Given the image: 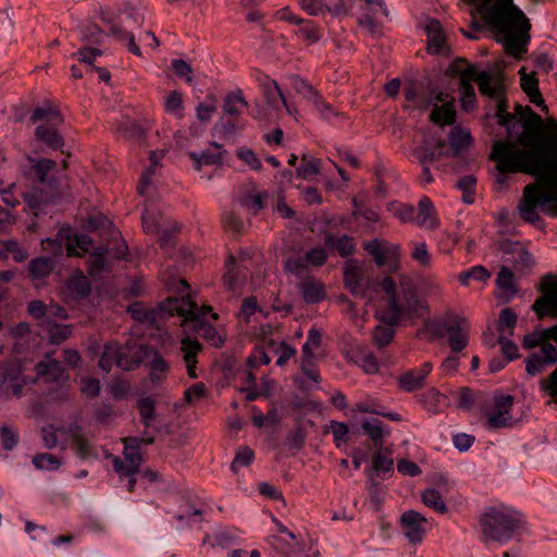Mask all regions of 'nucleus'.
Segmentation results:
<instances>
[{
	"instance_id": "f257e3e1",
	"label": "nucleus",
	"mask_w": 557,
	"mask_h": 557,
	"mask_svg": "<svg viewBox=\"0 0 557 557\" xmlns=\"http://www.w3.org/2000/svg\"><path fill=\"white\" fill-rule=\"evenodd\" d=\"M508 139L496 140L490 159L502 173H524L535 177V182L524 186L518 203L520 218L528 223L541 222L540 212L557 213V156L549 158L531 140L528 147Z\"/></svg>"
},
{
	"instance_id": "f03ea898",
	"label": "nucleus",
	"mask_w": 557,
	"mask_h": 557,
	"mask_svg": "<svg viewBox=\"0 0 557 557\" xmlns=\"http://www.w3.org/2000/svg\"><path fill=\"white\" fill-rule=\"evenodd\" d=\"M479 13L506 53L520 59L527 52L531 24L512 0H486L479 7Z\"/></svg>"
},
{
	"instance_id": "7ed1b4c3",
	"label": "nucleus",
	"mask_w": 557,
	"mask_h": 557,
	"mask_svg": "<svg viewBox=\"0 0 557 557\" xmlns=\"http://www.w3.org/2000/svg\"><path fill=\"white\" fill-rule=\"evenodd\" d=\"M382 289L387 295V307L380 311V319L387 324L398 325L403 319H411L428 311L426 304L418 296L417 287L407 275H400L398 287L392 277H384Z\"/></svg>"
},
{
	"instance_id": "20e7f679",
	"label": "nucleus",
	"mask_w": 557,
	"mask_h": 557,
	"mask_svg": "<svg viewBox=\"0 0 557 557\" xmlns=\"http://www.w3.org/2000/svg\"><path fill=\"white\" fill-rule=\"evenodd\" d=\"M524 524L523 515L508 507L488 508L480 518L484 541L508 542Z\"/></svg>"
},
{
	"instance_id": "39448f33",
	"label": "nucleus",
	"mask_w": 557,
	"mask_h": 557,
	"mask_svg": "<svg viewBox=\"0 0 557 557\" xmlns=\"http://www.w3.org/2000/svg\"><path fill=\"white\" fill-rule=\"evenodd\" d=\"M277 534L270 537V544L278 557H319L320 552L311 539L298 537L282 522L274 519Z\"/></svg>"
},
{
	"instance_id": "423d86ee",
	"label": "nucleus",
	"mask_w": 557,
	"mask_h": 557,
	"mask_svg": "<svg viewBox=\"0 0 557 557\" xmlns=\"http://www.w3.org/2000/svg\"><path fill=\"white\" fill-rule=\"evenodd\" d=\"M513 403V396L499 391L496 392L491 403L482 408L485 428L487 430H497L513 426L517 423V419L511 413Z\"/></svg>"
},
{
	"instance_id": "0eeeda50",
	"label": "nucleus",
	"mask_w": 557,
	"mask_h": 557,
	"mask_svg": "<svg viewBox=\"0 0 557 557\" xmlns=\"http://www.w3.org/2000/svg\"><path fill=\"white\" fill-rule=\"evenodd\" d=\"M513 115L517 123V141L520 146L528 147L532 137L543 128V120L530 107L521 104H516Z\"/></svg>"
},
{
	"instance_id": "6e6552de",
	"label": "nucleus",
	"mask_w": 557,
	"mask_h": 557,
	"mask_svg": "<svg viewBox=\"0 0 557 557\" xmlns=\"http://www.w3.org/2000/svg\"><path fill=\"white\" fill-rule=\"evenodd\" d=\"M257 82L259 87L261 88L264 101L270 109L278 111L281 109V106H283L287 114L295 117L297 116V108L288 103L283 90L281 89L278 83L275 79L271 78L267 74L259 73L257 75Z\"/></svg>"
},
{
	"instance_id": "1a4fd4ad",
	"label": "nucleus",
	"mask_w": 557,
	"mask_h": 557,
	"mask_svg": "<svg viewBox=\"0 0 557 557\" xmlns=\"http://www.w3.org/2000/svg\"><path fill=\"white\" fill-rule=\"evenodd\" d=\"M399 527L407 541L417 545L422 543L430 529L428 519L416 510H407L399 518Z\"/></svg>"
},
{
	"instance_id": "9d476101",
	"label": "nucleus",
	"mask_w": 557,
	"mask_h": 557,
	"mask_svg": "<svg viewBox=\"0 0 557 557\" xmlns=\"http://www.w3.org/2000/svg\"><path fill=\"white\" fill-rule=\"evenodd\" d=\"M162 308L171 314L184 317L185 321H200L208 312L212 311V308L208 305L198 307L188 295L181 298H169Z\"/></svg>"
},
{
	"instance_id": "9b49d317",
	"label": "nucleus",
	"mask_w": 557,
	"mask_h": 557,
	"mask_svg": "<svg viewBox=\"0 0 557 557\" xmlns=\"http://www.w3.org/2000/svg\"><path fill=\"white\" fill-rule=\"evenodd\" d=\"M444 335L448 337V344L454 352H459L468 345L469 322L455 317L442 324Z\"/></svg>"
},
{
	"instance_id": "f8f14e48",
	"label": "nucleus",
	"mask_w": 557,
	"mask_h": 557,
	"mask_svg": "<svg viewBox=\"0 0 557 557\" xmlns=\"http://www.w3.org/2000/svg\"><path fill=\"white\" fill-rule=\"evenodd\" d=\"M542 296L532 306L539 318L557 317V280L545 281L541 285Z\"/></svg>"
},
{
	"instance_id": "ddd939ff",
	"label": "nucleus",
	"mask_w": 557,
	"mask_h": 557,
	"mask_svg": "<svg viewBox=\"0 0 557 557\" xmlns=\"http://www.w3.org/2000/svg\"><path fill=\"white\" fill-rule=\"evenodd\" d=\"M124 444V460L120 457L110 455L112 460L113 470L122 478L123 474H137L144 462L143 454L140 450L135 449L128 443Z\"/></svg>"
},
{
	"instance_id": "4468645a",
	"label": "nucleus",
	"mask_w": 557,
	"mask_h": 557,
	"mask_svg": "<svg viewBox=\"0 0 557 557\" xmlns=\"http://www.w3.org/2000/svg\"><path fill=\"white\" fill-rule=\"evenodd\" d=\"M444 146V140L435 139L431 134L421 133L420 139H414L412 156L420 164H429L440 158V153L436 152V149H441Z\"/></svg>"
},
{
	"instance_id": "2eb2a0df",
	"label": "nucleus",
	"mask_w": 557,
	"mask_h": 557,
	"mask_svg": "<svg viewBox=\"0 0 557 557\" xmlns=\"http://www.w3.org/2000/svg\"><path fill=\"white\" fill-rule=\"evenodd\" d=\"M100 18L103 23L109 26L110 34L116 38L122 44H125L128 51L135 54L136 57H141V50L139 46L135 41V37L132 33L126 32L122 28L121 25L117 24L116 15L109 10L100 11Z\"/></svg>"
},
{
	"instance_id": "dca6fc26",
	"label": "nucleus",
	"mask_w": 557,
	"mask_h": 557,
	"mask_svg": "<svg viewBox=\"0 0 557 557\" xmlns=\"http://www.w3.org/2000/svg\"><path fill=\"white\" fill-rule=\"evenodd\" d=\"M532 141L536 143L540 150L545 151V156L557 157V121L552 117L543 121V128L532 137Z\"/></svg>"
},
{
	"instance_id": "f3484780",
	"label": "nucleus",
	"mask_w": 557,
	"mask_h": 557,
	"mask_svg": "<svg viewBox=\"0 0 557 557\" xmlns=\"http://www.w3.org/2000/svg\"><path fill=\"white\" fill-rule=\"evenodd\" d=\"M433 366L426 361L418 369H412L404 372L397 377L398 386L405 392H414L421 389L425 385V380L431 373Z\"/></svg>"
},
{
	"instance_id": "a211bd4d",
	"label": "nucleus",
	"mask_w": 557,
	"mask_h": 557,
	"mask_svg": "<svg viewBox=\"0 0 557 557\" xmlns=\"http://www.w3.org/2000/svg\"><path fill=\"white\" fill-rule=\"evenodd\" d=\"M465 70L466 75L470 77L471 82L478 83L479 90L482 95L493 98L502 94L503 87L500 82L494 78L488 72H479L474 65H468Z\"/></svg>"
},
{
	"instance_id": "6ab92c4d",
	"label": "nucleus",
	"mask_w": 557,
	"mask_h": 557,
	"mask_svg": "<svg viewBox=\"0 0 557 557\" xmlns=\"http://www.w3.org/2000/svg\"><path fill=\"white\" fill-rule=\"evenodd\" d=\"M3 383L7 384L8 388H11L12 395L20 397L23 387L30 383L24 375L23 364L20 361L9 362L3 370Z\"/></svg>"
},
{
	"instance_id": "aec40b11",
	"label": "nucleus",
	"mask_w": 557,
	"mask_h": 557,
	"mask_svg": "<svg viewBox=\"0 0 557 557\" xmlns=\"http://www.w3.org/2000/svg\"><path fill=\"white\" fill-rule=\"evenodd\" d=\"M364 249L380 267L385 265L389 260H397L400 252L399 246L381 243L376 239L366 244Z\"/></svg>"
},
{
	"instance_id": "412c9836",
	"label": "nucleus",
	"mask_w": 557,
	"mask_h": 557,
	"mask_svg": "<svg viewBox=\"0 0 557 557\" xmlns=\"http://www.w3.org/2000/svg\"><path fill=\"white\" fill-rule=\"evenodd\" d=\"M363 273L359 262L355 259L346 261L344 267L345 287L356 296H363L364 289L362 285Z\"/></svg>"
},
{
	"instance_id": "4be33fe9",
	"label": "nucleus",
	"mask_w": 557,
	"mask_h": 557,
	"mask_svg": "<svg viewBox=\"0 0 557 557\" xmlns=\"http://www.w3.org/2000/svg\"><path fill=\"white\" fill-rule=\"evenodd\" d=\"M425 30L428 35V50L434 54H446L449 49L442 24L437 20H431L428 22Z\"/></svg>"
},
{
	"instance_id": "5701e85b",
	"label": "nucleus",
	"mask_w": 557,
	"mask_h": 557,
	"mask_svg": "<svg viewBox=\"0 0 557 557\" xmlns=\"http://www.w3.org/2000/svg\"><path fill=\"white\" fill-rule=\"evenodd\" d=\"M144 357L150 358L147 363L149 369V376L152 383H162L169 371L168 361L160 355L159 351L152 348L144 349Z\"/></svg>"
},
{
	"instance_id": "b1692460",
	"label": "nucleus",
	"mask_w": 557,
	"mask_h": 557,
	"mask_svg": "<svg viewBox=\"0 0 557 557\" xmlns=\"http://www.w3.org/2000/svg\"><path fill=\"white\" fill-rule=\"evenodd\" d=\"M416 223L423 228L434 230L438 226L436 210L429 197H422L416 210Z\"/></svg>"
},
{
	"instance_id": "393cba45",
	"label": "nucleus",
	"mask_w": 557,
	"mask_h": 557,
	"mask_svg": "<svg viewBox=\"0 0 557 557\" xmlns=\"http://www.w3.org/2000/svg\"><path fill=\"white\" fill-rule=\"evenodd\" d=\"M299 290L308 304H317L325 299V285L313 277H306L299 283Z\"/></svg>"
},
{
	"instance_id": "a878e982",
	"label": "nucleus",
	"mask_w": 557,
	"mask_h": 557,
	"mask_svg": "<svg viewBox=\"0 0 557 557\" xmlns=\"http://www.w3.org/2000/svg\"><path fill=\"white\" fill-rule=\"evenodd\" d=\"M90 290V283L81 270L74 271L66 281V293L73 299L85 298Z\"/></svg>"
},
{
	"instance_id": "bb28decb",
	"label": "nucleus",
	"mask_w": 557,
	"mask_h": 557,
	"mask_svg": "<svg viewBox=\"0 0 557 557\" xmlns=\"http://www.w3.org/2000/svg\"><path fill=\"white\" fill-rule=\"evenodd\" d=\"M36 371L37 376L44 379L45 382H60L64 377V370L61 362L51 359L49 356H46V358L36 366Z\"/></svg>"
},
{
	"instance_id": "cd10ccee",
	"label": "nucleus",
	"mask_w": 557,
	"mask_h": 557,
	"mask_svg": "<svg viewBox=\"0 0 557 557\" xmlns=\"http://www.w3.org/2000/svg\"><path fill=\"white\" fill-rule=\"evenodd\" d=\"M57 125L42 123L35 131L36 138L53 150L64 146V139L57 131Z\"/></svg>"
},
{
	"instance_id": "c85d7f7f",
	"label": "nucleus",
	"mask_w": 557,
	"mask_h": 557,
	"mask_svg": "<svg viewBox=\"0 0 557 557\" xmlns=\"http://www.w3.org/2000/svg\"><path fill=\"white\" fill-rule=\"evenodd\" d=\"M515 275L510 269L507 267H503L498 272L496 283L499 289L498 298L508 302L511 300L516 294L517 288L515 286Z\"/></svg>"
},
{
	"instance_id": "c756f323",
	"label": "nucleus",
	"mask_w": 557,
	"mask_h": 557,
	"mask_svg": "<svg viewBox=\"0 0 557 557\" xmlns=\"http://www.w3.org/2000/svg\"><path fill=\"white\" fill-rule=\"evenodd\" d=\"M430 120L438 125H453L456 120V110L454 104V98L450 101L438 106L434 104V108L430 114Z\"/></svg>"
},
{
	"instance_id": "7c9ffc66",
	"label": "nucleus",
	"mask_w": 557,
	"mask_h": 557,
	"mask_svg": "<svg viewBox=\"0 0 557 557\" xmlns=\"http://www.w3.org/2000/svg\"><path fill=\"white\" fill-rule=\"evenodd\" d=\"M363 432L372 441L375 448H381L384 445V437L389 435V430H384L383 423L377 419H366L361 423Z\"/></svg>"
},
{
	"instance_id": "2f4dec72",
	"label": "nucleus",
	"mask_w": 557,
	"mask_h": 557,
	"mask_svg": "<svg viewBox=\"0 0 557 557\" xmlns=\"http://www.w3.org/2000/svg\"><path fill=\"white\" fill-rule=\"evenodd\" d=\"M324 242L329 249L337 251L344 258L350 256L356 248L354 238L347 235L335 236L327 234Z\"/></svg>"
},
{
	"instance_id": "473e14b6",
	"label": "nucleus",
	"mask_w": 557,
	"mask_h": 557,
	"mask_svg": "<svg viewBox=\"0 0 557 557\" xmlns=\"http://www.w3.org/2000/svg\"><path fill=\"white\" fill-rule=\"evenodd\" d=\"M141 363V356L131 349H122L116 344V358L115 364L125 371H131L139 368Z\"/></svg>"
},
{
	"instance_id": "72a5a7b5",
	"label": "nucleus",
	"mask_w": 557,
	"mask_h": 557,
	"mask_svg": "<svg viewBox=\"0 0 557 557\" xmlns=\"http://www.w3.org/2000/svg\"><path fill=\"white\" fill-rule=\"evenodd\" d=\"M55 161L41 158L33 160L32 170L40 184H48L49 186H52L54 184V180L49 178L48 175L55 169Z\"/></svg>"
},
{
	"instance_id": "f704fd0d",
	"label": "nucleus",
	"mask_w": 557,
	"mask_h": 557,
	"mask_svg": "<svg viewBox=\"0 0 557 557\" xmlns=\"http://www.w3.org/2000/svg\"><path fill=\"white\" fill-rule=\"evenodd\" d=\"M248 103L244 98L243 91L240 89L227 94L224 100L223 111L225 114L232 116H239L243 109L247 108Z\"/></svg>"
},
{
	"instance_id": "c9c22d12",
	"label": "nucleus",
	"mask_w": 557,
	"mask_h": 557,
	"mask_svg": "<svg viewBox=\"0 0 557 557\" xmlns=\"http://www.w3.org/2000/svg\"><path fill=\"white\" fill-rule=\"evenodd\" d=\"M471 83L472 82H471L470 77H468L466 75V70L463 69L460 72L459 90L461 94V99H460L461 107L465 110H470L475 104L476 97H475L474 88Z\"/></svg>"
},
{
	"instance_id": "e433bc0d",
	"label": "nucleus",
	"mask_w": 557,
	"mask_h": 557,
	"mask_svg": "<svg viewBox=\"0 0 557 557\" xmlns=\"http://www.w3.org/2000/svg\"><path fill=\"white\" fill-rule=\"evenodd\" d=\"M354 361L357 366H359L367 374H374L379 371L380 366L379 362L373 355V352L369 351L364 348H358L355 351Z\"/></svg>"
},
{
	"instance_id": "4c0bfd02",
	"label": "nucleus",
	"mask_w": 557,
	"mask_h": 557,
	"mask_svg": "<svg viewBox=\"0 0 557 557\" xmlns=\"http://www.w3.org/2000/svg\"><path fill=\"white\" fill-rule=\"evenodd\" d=\"M54 263L49 257L35 258L29 262V275L33 280L45 278L50 275Z\"/></svg>"
},
{
	"instance_id": "58836bf2",
	"label": "nucleus",
	"mask_w": 557,
	"mask_h": 557,
	"mask_svg": "<svg viewBox=\"0 0 557 557\" xmlns=\"http://www.w3.org/2000/svg\"><path fill=\"white\" fill-rule=\"evenodd\" d=\"M377 450L372 456V468L375 472L386 473L393 470L394 461L392 458V450L389 448H376Z\"/></svg>"
},
{
	"instance_id": "ea45409f",
	"label": "nucleus",
	"mask_w": 557,
	"mask_h": 557,
	"mask_svg": "<svg viewBox=\"0 0 557 557\" xmlns=\"http://www.w3.org/2000/svg\"><path fill=\"white\" fill-rule=\"evenodd\" d=\"M290 81L294 90L311 103L321 94L312 84L299 75H293Z\"/></svg>"
},
{
	"instance_id": "a19ab883",
	"label": "nucleus",
	"mask_w": 557,
	"mask_h": 557,
	"mask_svg": "<svg viewBox=\"0 0 557 557\" xmlns=\"http://www.w3.org/2000/svg\"><path fill=\"white\" fill-rule=\"evenodd\" d=\"M507 102L506 100H499V102L497 103V109H496V117L498 119V123L503 126H506L507 128V134H508V137L509 138H513L517 134V131H516V116L512 114V113H509L507 111Z\"/></svg>"
},
{
	"instance_id": "79ce46f5",
	"label": "nucleus",
	"mask_w": 557,
	"mask_h": 557,
	"mask_svg": "<svg viewBox=\"0 0 557 557\" xmlns=\"http://www.w3.org/2000/svg\"><path fill=\"white\" fill-rule=\"evenodd\" d=\"M545 339H553L557 344V324L546 329L543 333H532L524 336L522 346L525 349H532L542 346Z\"/></svg>"
},
{
	"instance_id": "37998d69",
	"label": "nucleus",
	"mask_w": 557,
	"mask_h": 557,
	"mask_svg": "<svg viewBox=\"0 0 557 557\" xmlns=\"http://www.w3.org/2000/svg\"><path fill=\"white\" fill-rule=\"evenodd\" d=\"M421 499L426 507L433 509L438 513L444 515L448 511V508L441 493L434 488H428L423 491L421 494Z\"/></svg>"
},
{
	"instance_id": "c03bdc74",
	"label": "nucleus",
	"mask_w": 557,
	"mask_h": 557,
	"mask_svg": "<svg viewBox=\"0 0 557 557\" xmlns=\"http://www.w3.org/2000/svg\"><path fill=\"white\" fill-rule=\"evenodd\" d=\"M227 270L223 276V282L225 286L232 292H236L240 284V278H245V275L240 273L239 268L235 264V259L233 256H230L227 259Z\"/></svg>"
},
{
	"instance_id": "a18cd8bd",
	"label": "nucleus",
	"mask_w": 557,
	"mask_h": 557,
	"mask_svg": "<svg viewBox=\"0 0 557 557\" xmlns=\"http://www.w3.org/2000/svg\"><path fill=\"white\" fill-rule=\"evenodd\" d=\"M320 159L304 154L301 158V164L297 169V175L304 180H310L320 173Z\"/></svg>"
},
{
	"instance_id": "49530a36",
	"label": "nucleus",
	"mask_w": 557,
	"mask_h": 557,
	"mask_svg": "<svg viewBox=\"0 0 557 557\" xmlns=\"http://www.w3.org/2000/svg\"><path fill=\"white\" fill-rule=\"evenodd\" d=\"M164 110L177 119L184 117L183 96L180 91L173 90L165 96Z\"/></svg>"
},
{
	"instance_id": "de8ad7c7",
	"label": "nucleus",
	"mask_w": 557,
	"mask_h": 557,
	"mask_svg": "<svg viewBox=\"0 0 557 557\" xmlns=\"http://www.w3.org/2000/svg\"><path fill=\"white\" fill-rule=\"evenodd\" d=\"M202 350V345L188 337L181 339V351L185 363L198 362L197 357Z\"/></svg>"
},
{
	"instance_id": "09e8293b",
	"label": "nucleus",
	"mask_w": 557,
	"mask_h": 557,
	"mask_svg": "<svg viewBox=\"0 0 557 557\" xmlns=\"http://www.w3.org/2000/svg\"><path fill=\"white\" fill-rule=\"evenodd\" d=\"M490 276L491 274L483 265H475L468 271L461 272L458 275V280L463 286H468L470 281L486 282Z\"/></svg>"
},
{
	"instance_id": "8fccbe9b",
	"label": "nucleus",
	"mask_w": 557,
	"mask_h": 557,
	"mask_svg": "<svg viewBox=\"0 0 557 557\" xmlns=\"http://www.w3.org/2000/svg\"><path fill=\"white\" fill-rule=\"evenodd\" d=\"M298 35L308 44L313 45L318 42L322 37V32L312 21H305L300 24V28L297 32Z\"/></svg>"
},
{
	"instance_id": "3c124183",
	"label": "nucleus",
	"mask_w": 557,
	"mask_h": 557,
	"mask_svg": "<svg viewBox=\"0 0 557 557\" xmlns=\"http://www.w3.org/2000/svg\"><path fill=\"white\" fill-rule=\"evenodd\" d=\"M420 290L429 298L441 299L443 296V287L434 276H428L421 280Z\"/></svg>"
},
{
	"instance_id": "603ef678",
	"label": "nucleus",
	"mask_w": 557,
	"mask_h": 557,
	"mask_svg": "<svg viewBox=\"0 0 557 557\" xmlns=\"http://www.w3.org/2000/svg\"><path fill=\"white\" fill-rule=\"evenodd\" d=\"M393 326L394 325L386 323V325H377L373 330V339L377 347L383 348L392 343L395 335V330Z\"/></svg>"
},
{
	"instance_id": "864d4df0",
	"label": "nucleus",
	"mask_w": 557,
	"mask_h": 557,
	"mask_svg": "<svg viewBox=\"0 0 557 557\" xmlns=\"http://www.w3.org/2000/svg\"><path fill=\"white\" fill-rule=\"evenodd\" d=\"M202 510L199 507L185 504L183 508L175 515V519L182 523H191L201 521Z\"/></svg>"
},
{
	"instance_id": "5fc2aeb1",
	"label": "nucleus",
	"mask_w": 557,
	"mask_h": 557,
	"mask_svg": "<svg viewBox=\"0 0 557 557\" xmlns=\"http://www.w3.org/2000/svg\"><path fill=\"white\" fill-rule=\"evenodd\" d=\"M412 252L411 258L417 261L423 268H430L432 264V258L428 250V246L424 242H414L411 244Z\"/></svg>"
},
{
	"instance_id": "6e6d98bb",
	"label": "nucleus",
	"mask_w": 557,
	"mask_h": 557,
	"mask_svg": "<svg viewBox=\"0 0 557 557\" xmlns=\"http://www.w3.org/2000/svg\"><path fill=\"white\" fill-rule=\"evenodd\" d=\"M253 458V450L248 446H243L237 450L232 461L231 469L234 472H238L242 467L249 466L252 462Z\"/></svg>"
},
{
	"instance_id": "4d7b16f0",
	"label": "nucleus",
	"mask_w": 557,
	"mask_h": 557,
	"mask_svg": "<svg viewBox=\"0 0 557 557\" xmlns=\"http://www.w3.org/2000/svg\"><path fill=\"white\" fill-rule=\"evenodd\" d=\"M138 410L145 426H150L151 421L156 416V404L150 397H145L138 400Z\"/></svg>"
},
{
	"instance_id": "13d9d810",
	"label": "nucleus",
	"mask_w": 557,
	"mask_h": 557,
	"mask_svg": "<svg viewBox=\"0 0 557 557\" xmlns=\"http://www.w3.org/2000/svg\"><path fill=\"white\" fill-rule=\"evenodd\" d=\"M33 122L46 121L47 124H61L62 117L59 112L48 108L37 107L32 113Z\"/></svg>"
},
{
	"instance_id": "bf43d9fd",
	"label": "nucleus",
	"mask_w": 557,
	"mask_h": 557,
	"mask_svg": "<svg viewBox=\"0 0 557 557\" xmlns=\"http://www.w3.org/2000/svg\"><path fill=\"white\" fill-rule=\"evenodd\" d=\"M34 466L39 470L53 471L61 467V460L50 454H39L33 458Z\"/></svg>"
},
{
	"instance_id": "052dcab7",
	"label": "nucleus",
	"mask_w": 557,
	"mask_h": 557,
	"mask_svg": "<svg viewBox=\"0 0 557 557\" xmlns=\"http://www.w3.org/2000/svg\"><path fill=\"white\" fill-rule=\"evenodd\" d=\"M190 158L195 161L196 169L201 170L202 165H215L222 162V153L221 152H208L203 151L199 154L193 152L190 153Z\"/></svg>"
},
{
	"instance_id": "680f3d73",
	"label": "nucleus",
	"mask_w": 557,
	"mask_h": 557,
	"mask_svg": "<svg viewBox=\"0 0 557 557\" xmlns=\"http://www.w3.org/2000/svg\"><path fill=\"white\" fill-rule=\"evenodd\" d=\"M158 158L159 154L157 151H152L150 154L151 165L143 173L139 184H138V193L144 196L147 187L151 184V177L153 176L157 168H158Z\"/></svg>"
},
{
	"instance_id": "e2e57ef3",
	"label": "nucleus",
	"mask_w": 557,
	"mask_h": 557,
	"mask_svg": "<svg viewBox=\"0 0 557 557\" xmlns=\"http://www.w3.org/2000/svg\"><path fill=\"white\" fill-rule=\"evenodd\" d=\"M450 144L456 150H462L470 146L471 135L469 131L455 127L449 135Z\"/></svg>"
},
{
	"instance_id": "0e129e2a",
	"label": "nucleus",
	"mask_w": 557,
	"mask_h": 557,
	"mask_svg": "<svg viewBox=\"0 0 557 557\" xmlns=\"http://www.w3.org/2000/svg\"><path fill=\"white\" fill-rule=\"evenodd\" d=\"M116 358V344L109 343L104 346L103 352L99 359V367L104 372H110Z\"/></svg>"
},
{
	"instance_id": "69168bd1",
	"label": "nucleus",
	"mask_w": 557,
	"mask_h": 557,
	"mask_svg": "<svg viewBox=\"0 0 557 557\" xmlns=\"http://www.w3.org/2000/svg\"><path fill=\"white\" fill-rule=\"evenodd\" d=\"M519 74H520V85H521L522 90L527 95H531V94L536 95L537 91H540V89H539V81L535 77V75L528 74L524 69H521L519 71Z\"/></svg>"
},
{
	"instance_id": "338daca9",
	"label": "nucleus",
	"mask_w": 557,
	"mask_h": 557,
	"mask_svg": "<svg viewBox=\"0 0 557 557\" xmlns=\"http://www.w3.org/2000/svg\"><path fill=\"white\" fill-rule=\"evenodd\" d=\"M549 363L539 354H532L525 362V370L530 375H536L541 373Z\"/></svg>"
},
{
	"instance_id": "774afa93",
	"label": "nucleus",
	"mask_w": 557,
	"mask_h": 557,
	"mask_svg": "<svg viewBox=\"0 0 557 557\" xmlns=\"http://www.w3.org/2000/svg\"><path fill=\"white\" fill-rule=\"evenodd\" d=\"M0 438H1L2 447L7 450L13 449L18 443L17 432L8 425H3L1 428Z\"/></svg>"
}]
</instances>
